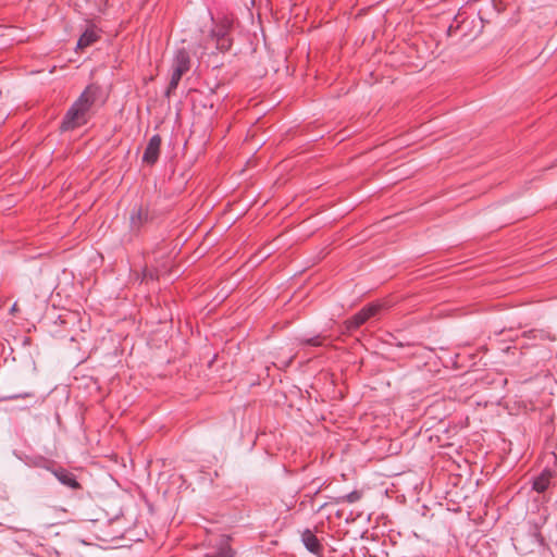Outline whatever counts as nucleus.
I'll list each match as a JSON object with an SVG mask.
<instances>
[{
    "label": "nucleus",
    "mask_w": 557,
    "mask_h": 557,
    "mask_svg": "<svg viewBox=\"0 0 557 557\" xmlns=\"http://www.w3.org/2000/svg\"><path fill=\"white\" fill-rule=\"evenodd\" d=\"M381 308V304H371L363 307L359 312L346 321V329L348 331L358 329L370 318L375 317Z\"/></svg>",
    "instance_id": "obj_1"
},
{
    "label": "nucleus",
    "mask_w": 557,
    "mask_h": 557,
    "mask_svg": "<svg viewBox=\"0 0 557 557\" xmlns=\"http://www.w3.org/2000/svg\"><path fill=\"white\" fill-rule=\"evenodd\" d=\"M196 50L193 45H188L187 48L182 47L176 51V83L181 76L190 69L191 55L195 54Z\"/></svg>",
    "instance_id": "obj_2"
},
{
    "label": "nucleus",
    "mask_w": 557,
    "mask_h": 557,
    "mask_svg": "<svg viewBox=\"0 0 557 557\" xmlns=\"http://www.w3.org/2000/svg\"><path fill=\"white\" fill-rule=\"evenodd\" d=\"M98 96V88L95 86H88L79 98L74 102L88 119L90 117V110L95 104Z\"/></svg>",
    "instance_id": "obj_3"
},
{
    "label": "nucleus",
    "mask_w": 557,
    "mask_h": 557,
    "mask_svg": "<svg viewBox=\"0 0 557 557\" xmlns=\"http://www.w3.org/2000/svg\"><path fill=\"white\" fill-rule=\"evenodd\" d=\"M98 96V88L95 86H88L79 98L74 102L88 119L90 117V110L95 104Z\"/></svg>",
    "instance_id": "obj_4"
},
{
    "label": "nucleus",
    "mask_w": 557,
    "mask_h": 557,
    "mask_svg": "<svg viewBox=\"0 0 557 557\" xmlns=\"http://www.w3.org/2000/svg\"><path fill=\"white\" fill-rule=\"evenodd\" d=\"M87 121L88 117L73 103L63 120L62 128L64 131L74 129L86 124Z\"/></svg>",
    "instance_id": "obj_5"
},
{
    "label": "nucleus",
    "mask_w": 557,
    "mask_h": 557,
    "mask_svg": "<svg viewBox=\"0 0 557 557\" xmlns=\"http://www.w3.org/2000/svg\"><path fill=\"white\" fill-rule=\"evenodd\" d=\"M161 138L159 135H154L153 137H151L145 150L143 161L148 164H153L158 159Z\"/></svg>",
    "instance_id": "obj_6"
},
{
    "label": "nucleus",
    "mask_w": 557,
    "mask_h": 557,
    "mask_svg": "<svg viewBox=\"0 0 557 557\" xmlns=\"http://www.w3.org/2000/svg\"><path fill=\"white\" fill-rule=\"evenodd\" d=\"M301 542L305 547L312 554L319 555L322 550L320 541L310 529H305L301 532Z\"/></svg>",
    "instance_id": "obj_7"
},
{
    "label": "nucleus",
    "mask_w": 557,
    "mask_h": 557,
    "mask_svg": "<svg viewBox=\"0 0 557 557\" xmlns=\"http://www.w3.org/2000/svg\"><path fill=\"white\" fill-rule=\"evenodd\" d=\"M148 220V211L143 207H135L129 215V227L132 231H138Z\"/></svg>",
    "instance_id": "obj_8"
},
{
    "label": "nucleus",
    "mask_w": 557,
    "mask_h": 557,
    "mask_svg": "<svg viewBox=\"0 0 557 557\" xmlns=\"http://www.w3.org/2000/svg\"><path fill=\"white\" fill-rule=\"evenodd\" d=\"M99 32L96 29L95 26H89L86 28V30L82 34V36L78 39L77 42V49L84 50L87 47L94 45L99 40Z\"/></svg>",
    "instance_id": "obj_9"
},
{
    "label": "nucleus",
    "mask_w": 557,
    "mask_h": 557,
    "mask_svg": "<svg viewBox=\"0 0 557 557\" xmlns=\"http://www.w3.org/2000/svg\"><path fill=\"white\" fill-rule=\"evenodd\" d=\"M552 471L549 469H544L540 475H537L533 481V490L539 493L546 491L550 483Z\"/></svg>",
    "instance_id": "obj_10"
},
{
    "label": "nucleus",
    "mask_w": 557,
    "mask_h": 557,
    "mask_svg": "<svg viewBox=\"0 0 557 557\" xmlns=\"http://www.w3.org/2000/svg\"><path fill=\"white\" fill-rule=\"evenodd\" d=\"M55 476L59 479V481L62 484L67 485L74 490L79 488V484L75 480V478L73 476L72 473H69L66 471H59V472H55Z\"/></svg>",
    "instance_id": "obj_11"
},
{
    "label": "nucleus",
    "mask_w": 557,
    "mask_h": 557,
    "mask_svg": "<svg viewBox=\"0 0 557 557\" xmlns=\"http://www.w3.org/2000/svg\"><path fill=\"white\" fill-rule=\"evenodd\" d=\"M361 498V493L358 491H352L346 495H343L337 498V503H348L354 504Z\"/></svg>",
    "instance_id": "obj_12"
},
{
    "label": "nucleus",
    "mask_w": 557,
    "mask_h": 557,
    "mask_svg": "<svg viewBox=\"0 0 557 557\" xmlns=\"http://www.w3.org/2000/svg\"><path fill=\"white\" fill-rule=\"evenodd\" d=\"M202 557H233V554L230 549H221L216 554H206Z\"/></svg>",
    "instance_id": "obj_13"
},
{
    "label": "nucleus",
    "mask_w": 557,
    "mask_h": 557,
    "mask_svg": "<svg viewBox=\"0 0 557 557\" xmlns=\"http://www.w3.org/2000/svg\"><path fill=\"white\" fill-rule=\"evenodd\" d=\"M304 344L311 345V346H320L322 345V342L319 336L310 337L301 341Z\"/></svg>",
    "instance_id": "obj_14"
},
{
    "label": "nucleus",
    "mask_w": 557,
    "mask_h": 557,
    "mask_svg": "<svg viewBox=\"0 0 557 557\" xmlns=\"http://www.w3.org/2000/svg\"><path fill=\"white\" fill-rule=\"evenodd\" d=\"M212 35H213V36H216V37L220 39V38H223V37H224V35H225V30H224V29H221V30H219L218 33L212 32Z\"/></svg>",
    "instance_id": "obj_15"
},
{
    "label": "nucleus",
    "mask_w": 557,
    "mask_h": 557,
    "mask_svg": "<svg viewBox=\"0 0 557 557\" xmlns=\"http://www.w3.org/2000/svg\"><path fill=\"white\" fill-rule=\"evenodd\" d=\"M18 311V307H17V304H14L11 308V313H15Z\"/></svg>",
    "instance_id": "obj_16"
},
{
    "label": "nucleus",
    "mask_w": 557,
    "mask_h": 557,
    "mask_svg": "<svg viewBox=\"0 0 557 557\" xmlns=\"http://www.w3.org/2000/svg\"><path fill=\"white\" fill-rule=\"evenodd\" d=\"M174 86V76L172 77V79L170 81V84H169V89H171L172 87ZM170 90H168L169 92Z\"/></svg>",
    "instance_id": "obj_17"
}]
</instances>
